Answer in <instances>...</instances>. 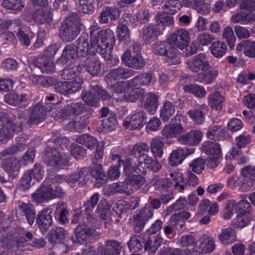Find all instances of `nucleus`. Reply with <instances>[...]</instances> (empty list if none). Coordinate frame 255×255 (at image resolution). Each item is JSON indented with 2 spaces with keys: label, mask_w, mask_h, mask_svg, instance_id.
I'll list each match as a JSON object with an SVG mask.
<instances>
[{
  "label": "nucleus",
  "mask_w": 255,
  "mask_h": 255,
  "mask_svg": "<svg viewBox=\"0 0 255 255\" xmlns=\"http://www.w3.org/2000/svg\"><path fill=\"white\" fill-rule=\"evenodd\" d=\"M90 52L99 53L105 60L112 58V49L116 41L114 32L110 29H101L98 25L90 28Z\"/></svg>",
  "instance_id": "nucleus-1"
},
{
  "label": "nucleus",
  "mask_w": 255,
  "mask_h": 255,
  "mask_svg": "<svg viewBox=\"0 0 255 255\" xmlns=\"http://www.w3.org/2000/svg\"><path fill=\"white\" fill-rule=\"evenodd\" d=\"M70 144V141L66 137H57L54 140V146H48L45 150L44 162L49 166L57 168H63L69 164V158L63 156L60 150L66 148Z\"/></svg>",
  "instance_id": "nucleus-2"
},
{
  "label": "nucleus",
  "mask_w": 255,
  "mask_h": 255,
  "mask_svg": "<svg viewBox=\"0 0 255 255\" xmlns=\"http://www.w3.org/2000/svg\"><path fill=\"white\" fill-rule=\"evenodd\" d=\"M81 20L77 15L73 14L68 17L60 27L59 36L64 41L74 40L80 30Z\"/></svg>",
  "instance_id": "nucleus-3"
},
{
  "label": "nucleus",
  "mask_w": 255,
  "mask_h": 255,
  "mask_svg": "<svg viewBox=\"0 0 255 255\" xmlns=\"http://www.w3.org/2000/svg\"><path fill=\"white\" fill-rule=\"evenodd\" d=\"M0 142L11 139L15 132L21 130V126L16 128L12 118L6 113L0 112Z\"/></svg>",
  "instance_id": "nucleus-4"
},
{
  "label": "nucleus",
  "mask_w": 255,
  "mask_h": 255,
  "mask_svg": "<svg viewBox=\"0 0 255 255\" xmlns=\"http://www.w3.org/2000/svg\"><path fill=\"white\" fill-rule=\"evenodd\" d=\"M75 235V242L80 244L93 242L99 238L98 232L85 224H80L76 227Z\"/></svg>",
  "instance_id": "nucleus-5"
},
{
  "label": "nucleus",
  "mask_w": 255,
  "mask_h": 255,
  "mask_svg": "<svg viewBox=\"0 0 255 255\" xmlns=\"http://www.w3.org/2000/svg\"><path fill=\"white\" fill-rule=\"evenodd\" d=\"M251 209L252 206L247 200H242L238 204L233 200L230 201L224 209V219L231 218L234 211L239 215H246Z\"/></svg>",
  "instance_id": "nucleus-6"
},
{
  "label": "nucleus",
  "mask_w": 255,
  "mask_h": 255,
  "mask_svg": "<svg viewBox=\"0 0 255 255\" xmlns=\"http://www.w3.org/2000/svg\"><path fill=\"white\" fill-rule=\"evenodd\" d=\"M122 63L128 67L135 70H141L145 65V63L140 53H131L127 50L121 57Z\"/></svg>",
  "instance_id": "nucleus-7"
},
{
  "label": "nucleus",
  "mask_w": 255,
  "mask_h": 255,
  "mask_svg": "<svg viewBox=\"0 0 255 255\" xmlns=\"http://www.w3.org/2000/svg\"><path fill=\"white\" fill-rule=\"evenodd\" d=\"M83 79L76 78L70 81L59 82L58 81L55 90L64 95H67L79 91L82 88Z\"/></svg>",
  "instance_id": "nucleus-8"
},
{
  "label": "nucleus",
  "mask_w": 255,
  "mask_h": 255,
  "mask_svg": "<svg viewBox=\"0 0 255 255\" xmlns=\"http://www.w3.org/2000/svg\"><path fill=\"white\" fill-rule=\"evenodd\" d=\"M189 69L193 72L206 71L210 67L206 56L204 53H200L194 56L191 59L187 62Z\"/></svg>",
  "instance_id": "nucleus-9"
},
{
  "label": "nucleus",
  "mask_w": 255,
  "mask_h": 255,
  "mask_svg": "<svg viewBox=\"0 0 255 255\" xmlns=\"http://www.w3.org/2000/svg\"><path fill=\"white\" fill-rule=\"evenodd\" d=\"M151 207L145 206L134 217L133 231L135 233L140 232L144 227L146 223L153 216Z\"/></svg>",
  "instance_id": "nucleus-10"
},
{
  "label": "nucleus",
  "mask_w": 255,
  "mask_h": 255,
  "mask_svg": "<svg viewBox=\"0 0 255 255\" xmlns=\"http://www.w3.org/2000/svg\"><path fill=\"white\" fill-rule=\"evenodd\" d=\"M168 40L171 44H174L180 49L182 50L189 43V33L184 29L179 28L170 35Z\"/></svg>",
  "instance_id": "nucleus-11"
},
{
  "label": "nucleus",
  "mask_w": 255,
  "mask_h": 255,
  "mask_svg": "<svg viewBox=\"0 0 255 255\" xmlns=\"http://www.w3.org/2000/svg\"><path fill=\"white\" fill-rule=\"evenodd\" d=\"M36 223L41 231L46 232L53 224L52 210L44 208L40 211L37 216Z\"/></svg>",
  "instance_id": "nucleus-12"
},
{
  "label": "nucleus",
  "mask_w": 255,
  "mask_h": 255,
  "mask_svg": "<svg viewBox=\"0 0 255 255\" xmlns=\"http://www.w3.org/2000/svg\"><path fill=\"white\" fill-rule=\"evenodd\" d=\"M122 165L125 176L133 173L144 172V168L142 167V161L132 157H127L122 161Z\"/></svg>",
  "instance_id": "nucleus-13"
},
{
  "label": "nucleus",
  "mask_w": 255,
  "mask_h": 255,
  "mask_svg": "<svg viewBox=\"0 0 255 255\" xmlns=\"http://www.w3.org/2000/svg\"><path fill=\"white\" fill-rule=\"evenodd\" d=\"M135 74V71L130 69L119 67L111 70L106 76L105 80L108 85L111 81L120 79H127L130 78Z\"/></svg>",
  "instance_id": "nucleus-14"
},
{
  "label": "nucleus",
  "mask_w": 255,
  "mask_h": 255,
  "mask_svg": "<svg viewBox=\"0 0 255 255\" xmlns=\"http://www.w3.org/2000/svg\"><path fill=\"white\" fill-rule=\"evenodd\" d=\"M31 68H37L43 74H52L55 70V67L51 59L47 57H40L32 61Z\"/></svg>",
  "instance_id": "nucleus-15"
},
{
  "label": "nucleus",
  "mask_w": 255,
  "mask_h": 255,
  "mask_svg": "<svg viewBox=\"0 0 255 255\" xmlns=\"http://www.w3.org/2000/svg\"><path fill=\"white\" fill-rule=\"evenodd\" d=\"M92 117L91 113H87L78 118L69 122L67 128L72 131L82 132L90 123V119Z\"/></svg>",
  "instance_id": "nucleus-16"
},
{
  "label": "nucleus",
  "mask_w": 255,
  "mask_h": 255,
  "mask_svg": "<svg viewBox=\"0 0 255 255\" xmlns=\"http://www.w3.org/2000/svg\"><path fill=\"white\" fill-rule=\"evenodd\" d=\"M156 78L152 72L142 73L134 77L129 82V85L133 87H139L142 86H148L153 84Z\"/></svg>",
  "instance_id": "nucleus-17"
},
{
  "label": "nucleus",
  "mask_w": 255,
  "mask_h": 255,
  "mask_svg": "<svg viewBox=\"0 0 255 255\" xmlns=\"http://www.w3.org/2000/svg\"><path fill=\"white\" fill-rule=\"evenodd\" d=\"M47 182H49V180L44 181L41 186L32 194L33 201L37 204L48 201L52 199V194H50V189H49L50 184H47Z\"/></svg>",
  "instance_id": "nucleus-18"
},
{
  "label": "nucleus",
  "mask_w": 255,
  "mask_h": 255,
  "mask_svg": "<svg viewBox=\"0 0 255 255\" xmlns=\"http://www.w3.org/2000/svg\"><path fill=\"white\" fill-rule=\"evenodd\" d=\"M193 148H179L172 151L169 157V162L172 166L181 164L185 157L194 152Z\"/></svg>",
  "instance_id": "nucleus-19"
},
{
  "label": "nucleus",
  "mask_w": 255,
  "mask_h": 255,
  "mask_svg": "<svg viewBox=\"0 0 255 255\" xmlns=\"http://www.w3.org/2000/svg\"><path fill=\"white\" fill-rule=\"evenodd\" d=\"M202 134L199 130H191L180 136L178 139L179 142L189 146H196L201 141Z\"/></svg>",
  "instance_id": "nucleus-20"
},
{
  "label": "nucleus",
  "mask_w": 255,
  "mask_h": 255,
  "mask_svg": "<svg viewBox=\"0 0 255 255\" xmlns=\"http://www.w3.org/2000/svg\"><path fill=\"white\" fill-rule=\"evenodd\" d=\"M89 36L86 33H82L78 39L76 46L77 57H86L90 52V44L88 41Z\"/></svg>",
  "instance_id": "nucleus-21"
},
{
  "label": "nucleus",
  "mask_w": 255,
  "mask_h": 255,
  "mask_svg": "<svg viewBox=\"0 0 255 255\" xmlns=\"http://www.w3.org/2000/svg\"><path fill=\"white\" fill-rule=\"evenodd\" d=\"M47 110L40 103L37 104L32 109L29 119L31 124L37 125L45 120Z\"/></svg>",
  "instance_id": "nucleus-22"
},
{
  "label": "nucleus",
  "mask_w": 255,
  "mask_h": 255,
  "mask_svg": "<svg viewBox=\"0 0 255 255\" xmlns=\"http://www.w3.org/2000/svg\"><path fill=\"white\" fill-rule=\"evenodd\" d=\"M214 241L209 239L207 235H203L197 243L195 251L202 254L212 253L215 249Z\"/></svg>",
  "instance_id": "nucleus-23"
},
{
  "label": "nucleus",
  "mask_w": 255,
  "mask_h": 255,
  "mask_svg": "<svg viewBox=\"0 0 255 255\" xmlns=\"http://www.w3.org/2000/svg\"><path fill=\"white\" fill-rule=\"evenodd\" d=\"M85 109V105L81 102L72 103L64 107L63 114L68 119L82 114Z\"/></svg>",
  "instance_id": "nucleus-24"
},
{
  "label": "nucleus",
  "mask_w": 255,
  "mask_h": 255,
  "mask_svg": "<svg viewBox=\"0 0 255 255\" xmlns=\"http://www.w3.org/2000/svg\"><path fill=\"white\" fill-rule=\"evenodd\" d=\"M119 16L120 10L118 8L107 6L100 13L99 22L102 24H106L109 22V19L111 21L115 20Z\"/></svg>",
  "instance_id": "nucleus-25"
},
{
  "label": "nucleus",
  "mask_w": 255,
  "mask_h": 255,
  "mask_svg": "<svg viewBox=\"0 0 255 255\" xmlns=\"http://www.w3.org/2000/svg\"><path fill=\"white\" fill-rule=\"evenodd\" d=\"M90 175L96 179L97 181L100 180V182L97 181L95 183L97 187H100L102 184L106 183L107 178L105 174L102 165L98 163H93L90 167Z\"/></svg>",
  "instance_id": "nucleus-26"
},
{
  "label": "nucleus",
  "mask_w": 255,
  "mask_h": 255,
  "mask_svg": "<svg viewBox=\"0 0 255 255\" xmlns=\"http://www.w3.org/2000/svg\"><path fill=\"white\" fill-rule=\"evenodd\" d=\"M236 49L243 52L244 55L249 58H255V41L250 40H243L239 43Z\"/></svg>",
  "instance_id": "nucleus-27"
},
{
  "label": "nucleus",
  "mask_w": 255,
  "mask_h": 255,
  "mask_svg": "<svg viewBox=\"0 0 255 255\" xmlns=\"http://www.w3.org/2000/svg\"><path fill=\"white\" fill-rule=\"evenodd\" d=\"M207 106L205 105H203L197 109L188 111L187 115L195 124L201 125L205 121V111H207Z\"/></svg>",
  "instance_id": "nucleus-28"
},
{
  "label": "nucleus",
  "mask_w": 255,
  "mask_h": 255,
  "mask_svg": "<svg viewBox=\"0 0 255 255\" xmlns=\"http://www.w3.org/2000/svg\"><path fill=\"white\" fill-rule=\"evenodd\" d=\"M28 96L26 94L19 95L17 93L11 92L4 97V101L9 105L17 106L27 102Z\"/></svg>",
  "instance_id": "nucleus-29"
},
{
  "label": "nucleus",
  "mask_w": 255,
  "mask_h": 255,
  "mask_svg": "<svg viewBox=\"0 0 255 255\" xmlns=\"http://www.w3.org/2000/svg\"><path fill=\"white\" fill-rule=\"evenodd\" d=\"M87 71L92 76H98L101 72V63L96 57L89 56L85 61Z\"/></svg>",
  "instance_id": "nucleus-30"
},
{
  "label": "nucleus",
  "mask_w": 255,
  "mask_h": 255,
  "mask_svg": "<svg viewBox=\"0 0 255 255\" xmlns=\"http://www.w3.org/2000/svg\"><path fill=\"white\" fill-rule=\"evenodd\" d=\"M1 166L6 173L10 174L18 171L21 164L19 160L11 156L4 158L1 162Z\"/></svg>",
  "instance_id": "nucleus-31"
},
{
  "label": "nucleus",
  "mask_w": 255,
  "mask_h": 255,
  "mask_svg": "<svg viewBox=\"0 0 255 255\" xmlns=\"http://www.w3.org/2000/svg\"><path fill=\"white\" fill-rule=\"evenodd\" d=\"M18 208L20 212L25 216L28 224L32 226L34 224L36 217L33 205L29 203L22 202Z\"/></svg>",
  "instance_id": "nucleus-32"
},
{
  "label": "nucleus",
  "mask_w": 255,
  "mask_h": 255,
  "mask_svg": "<svg viewBox=\"0 0 255 255\" xmlns=\"http://www.w3.org/2000/svg\"><path fill=\"white\" fill-rule=\"evenodd\" d=\"M202 151L206 154L219 158L222 154L220 144L211 141L205 142L202 145Z\"/></svg>",
  "instance_id": "nucleus-33"
},
{
  "label": "nucleus",
  "mask_w": 255,
  "mask_h": 255,
  "mask_svg": "<svg viewBox=\"0 0 255 255\" xmlns=\"http://www.w3.org/2000/svg\"><path fill=\"white\" fill-rule=\"evenodd\" d=\"M146 120V113L141 111L134 114L131 117L129 122L127 124L131 126V129L134 130L142 128L145 123Z\"/></svg>",
  "instance_id": "nucleus-34"
},
{
  "label": "nucleus",
  "mask_w": 255,
  "mask_h": 255,
  "mask_svg": "<svg viewBox=\"0 0 255 255\" xmlns=\"http://www.w3.org/2000/svg\"><path fill=\"white\" fill-rule=\"evenodd\" d=\"M143 172L133 173L126 176V180L133 189H139L146 182V179L141 173Z\"/></svg>",
  "instance_id": "nucleus-35"
},
{
  "label": "nucleus",
  "mask_w": 255,
  "mask_h": 255,
  "mask_svg": "<svg viewBox=\"0 0 255 255\" xmlns=\"http://www.w3.org/2000/svg\"><path fill=\"white\" fill-rule=\"evenodd\" d=\"M77 57L76 46L73 44H68L64 48L62 55L57 60L60 64H66L69 59H73Z\"/></svg>",
  "instance_id": "nucleus-36"
},
{
  "label": "nucleus",
  "mask_w": 255,
  "mask_h": 255,
  "mask_svg": "<svg viewBox=\"0 0 255 255\" xmlns=\"http://www.w3.org/2000/svg\"><path fill=\"white\" fill-rule=\"evenodd\" d=\"M242 175L249 178L247 184L248 186L247 190L255 189V166L247 165L242 169Z\"/></svg>",
  "instance_id": "nucleus-37"
},
{
  "label": "nucleus",
  "mask_w": 255,
  "mask_h": 255,
  "mask_svg": "<svg viewBox=\"0 0 255 255\" xmlns=\"http://www.w3.org/2000/svg\"><path fill=\"white\" fill-rule=\"evenodd\" d=\"M164 146L163 138L160 136H157L152 138L150 141L149 149L155 156L161 157L163 153Z\"/></svg>",
  "instance_id": "nucleus-38"
},
{
  "label": "nucleus",
  "mask_w": 255,
  "mask_h": 255,
  "mask_svg": "<svg viewBox=\"0 0 255 255\" xmlns=\"http://www.w3.org/2000/svg\"><path fill=\"white\" fill-rule=\"evenodd\" d=\"M158 106V97L149 93L145 95L143 100V107L151 114H153Z\"/></svg>",
  "instance_id": "nucleus-39"
},
{
  "label": "nucleus",
  "mask_w": 255,
  "mask_h": 255,
  "mask_svg": "<svg viewBox=\"0 0 255 255\" xmlns=\"http://www.w3.org/2000/svg\"><path fill=\"white\" fill-rule=\"evenodd\" d=\"M162 242V239L159 236H151L148 237L144 244V250L149 253L154 254Z\"/></svg>",
  "instance_id": "nucleus-40"
},
{
  "label": "nucleus",
  "mask_w": 255,
  "mask_h": 255,
  "mask_svg": "<svg viewBox=\"0 0 255 255\" xmlns=\"http://www.w3.org/2000/svg\"><path fill=\"white\" fill-rule=\"evenodd\" d=\"M208 104L213 110L221 111L223 106V96L219 92H216L210 95L208 98Z\"/></svg>",
  "instance_id": "nucleus-41"
},
{
  "label": "nucleus",
  "mask_w": 255,
  "mask_h": 255,
  "mask_svg": "<svg viewBox=\"0 0 255 255\" xmlns=\"http://www.w3.org/2000/svg\"><path fill=\"white\" fill-rule=\"evenodd\" d=\"M66 232L64 228L57 227L49 232L48 241L53 245L61 243L66 238Z\"/></svg>",
  "instance_id": "nucleus-42"
},
{
  "label": "nucleus",
  "mask_w": 255,
  "mask_h": 255,
  "mask_svg": "<svg viewBox=\"0 0 255 255\" xmlns=\"http://www.w3.org/2000/svg\"><path fill=\"white\" fill-rule=\"evenodd\" d=\"M32 17L36 22L41 24L49 23L52 21V16L50 11L42 8L36 9V11L33 12Z\"/></svg>",
  "instance_id": "nucleus-43"
},
{
  "label": "nucleus",
  "mask_w": 255,
  "mask_h": 255,
  "mask_svg": "<svg viewBox=\"0 0 255 255\" xmlns=\"http://www.w3.org/2000/svg\"><path fill=\"white\" fill-rule=\"evenodd\" d=\"M161 33V29L154 25H148L142 29V38L149 42L152 38H156Z\"/></svg>",
  "instance_id": "nucleus-44"
},
{
  "label": "nucleus",
  "mask_w": 255,
  "mask_h": 255,
  "mask_svg": "<svg viewBox=\"0 0 255 255\" xmlns=\"http://www.w3.org/2000/svg\"><path fill=\"white\" fill-rule=\"evenodd\" d=\"M103 248L111 255H119L123 249V246L120 242L116 240H109L105 242Z\"/></svg>",
  "instance_id": "nucleus-45"
},
{
  "label": "nucleus",
  "mask_w": 255,
  "mask_h": 255,
  "mask_svg": "<svg viewBox=\"0 0 255 255\" xmlns=\"http://www.w3.org/2000/svg\"><path fill=\"white\" fill-rule=\"evenodd\" d=\"M26 140L24 137H20L15 145L9 147L1 151L2 155L13 154L17 152L22 151L27 147Z\"/></svg>",
  "instance_id": "nucleus-46"
},
{
  "label": "nucleus",
  "mask_w": 255,
  "mask_h": 255,
  "mask_svg": "<svg viewBox=\"0 0 255 255\" xmlns=\"http://www.w3.org/2000/svg\"><path fill=\"white\" fill-rule=\"evenodd\" d=\"M68 212L65 208L63 202H59L56 204L55 216L60 224H65L68 222L67 215Z\"/></svg>",
  "instance_id": "nucleus-47"
},
{
  "label": "nucleus",
  "mask_w": 255,
  "mask_h": 255,
  "mask_svg": "<svg viewBox=\"0 0 255 255\" xmlns=\"http://www.w3.org/2000/svg\"><path fill=\"white\" fill-rule=\"evenodd\" d=\"M149 151V146L145 142H140L135 144L130 150L129 155L132 157H136L138 153L139 156L136 159L140 160L141 157L144 156V153Z\"/></svg>",
  "instance_id": "nucleus-48"
},
{
  "label": "nucleus",
  "mask_w": 255,
  "mask_h": 255,
  "mask_svg": "<svg viewBox=\"0 0 255 255\" xmlns=\"http://www.w3.org/2000/svg\"><path fill=\"white\" fill-rule=\"evenodd\" d=\"M81 70L82 67L78 64L65 68L61 71L60 75L65 80L75 79L76 78H79L78 75Z\"/></svg>",
  "instance_id": "nucleus-49"
},
{
  "label": "nucleus",
  "mask_w": 255,
  "mask_h": 255,
  "mask_svg": "<svg viewBox=\"0 0 255 255\" xmlns=\"http://www.w3.org/2000/svg\"><path fill=\"white\" fill-rule=\"evenodd\" d=\"M183 89L185 92L192 94L198 98H204L206 95L204 88L197 84H190L184 85Z\"/></svg>",
  "instance_id": "nucleus-50"
},
{
  "label": "nucleus",
  "mask_w": 255,
  "mask_h": 255,
  "mask_svg": "<svg viewBox=\"0 0 255 255\" xmlns=\"http://www.w3.org/2000/svg\"><path fill=\"white\" fill-rule=\"evenodd\" d=\"M76 141L89 149H94L98 144L97 139L88 134H83L79 136L76 138Z\"/></svg>",
  "instance_id": "nucleus-51"
},
{
  "label": "nucleus",
  "mask_w": 255,
  "mask_h": 255,
  "mask_svg": "<svg viewBox=\"0 0 255 255\" xmlns=\"http://www.w3.org/2000/svg\"><path fill=\"white\" fill-rule=\"evenodd\" d=\"M175 112V106L169 101L164 102L162 108L160 110V118L167 122L174 116Z\"/></svg>",
  "instance_id": "nucleus-52"
},
{
  "label": "nucleus",
  "mask_w": 255,
  "mask_h": 255,
  "mask_svg": "<svg viewBox=\"0 0 255 255\" xmlns=\"http://www.w3.org/2000/svg\"><path fill=\"white\" fill-rule=\"evenodd\" d=\"M2 5L6 9L18 13L23 9L25 4L22 0H3Z\"/></svg>",
  "instance_id": "nucleus-53"
},
{
  "label": "nucleus",
  "mask_w": 255,
  "mask_h": 255,
  "mask_svg": "<svg viewBox=\"0 0 255 255\" xmlns=\"http://www.w3.org/2000/svg\"><path fill=\"white\" fill-rule=\"evenodd\" d=\"M165 60L168 65H176L180 63L179 54L176 48L171 45L166 54Z\"/></svg>",
  "instance_id": "nucleus-54"
},
{
  "label": "nucleus",
  "mask_w": 255,
  "mask_h": 255,
  "mask_svg": "<svg viewBox=\"0 0 255 255\" xmlns=\"http://www.w3.org/2000/svg\"><path fill=\"white\" fill-rule=\"evenodd\" d=\"M181 7L179 0H169L163 5L162 9L166 14L171 15L176 13Z\"/></svg>",
  "instance_id": "nucleus-55"
},
{
  "label": "nucleus",
  "mask_w": 255,
  "mask_h": 255,
  "mask_svg": "<svg viewBox=\"0 0 255 255\" xmlns=\"http://www.w3.org/2000/svg\"><path fill=\"white\" fill-rule=\"evenodd\" d=\"M155 20L158 27H161V31L164 29L166 25H171L174 23L173 17L166 13H158L155 16Z\"/></svg>",
  "instance_id": "nucleus-56"
},
{
  "label": "nucleus",
  "mask_w": 255,
  "mask_h": 255,
  "mask_svg": "<svg viewBox=\"0 0 255 255\" xmlns=\"http://www.w3.org/2000/svg\"><path fill=\"white\" fill-rule=\"evenodd\" d=\"M206 135L210 139L220 141L223 137V128L221 126H213L209 128Z\"/></svg>",
  "instance_id": "nucleus-57"
},
{
  "label": "nucleus",
  "mask_w": 255,
  "mask_h": 255,
  "mask_svg": "<svg viewBox=\"0 0 255 255\" xmlns=\"http://www.w3.org/2000/svg\"><path fill=\"white\" fill-rule=\"evenodd\" d=\"M171 45L170 42L157 41L152 46V51L156 55L165 56Z\"/></svg>",
  "instance_id": "nucleus-58"
},
{
  "label": "nucleus",
  "mask_w": 255,
  "mask_h": 255,
  "mask_svg": "<svg viewBox=\"0 0 255 255\" xmlns=\"http://www.w3.org/2000/svg\"><path fill=\"white\" fill-rule=\"evenodd\" d=\"M111 188L113 189V192L115 193L131 194L133 191L130 185L126 180V177H125L124 181L114 183L112 185Z\"/></svg>",
  "instance_id": "nucleus-59"
},
{
  "label": "nucleus",
  "mask_w": 255,
  "mask_h": 255,
  "mask_svg": "<svg viewBox=\"0 0 255 255\" xmlns=\"http://www.w3.org/2000/svg\"><path fill=\"white\" fill-rule=\"evenodd\" d=\"M110 205L105 199L102 200L98 204L96 212L103 219H106L110 213Z\"/></svg>",
  "instance_id": "nucleus-60"
},
{
  "label": "nucleus",
  "mask_w": 255,
  "mask_h": 255,
  "mask_svg": "<svg viewBox=\"0 0 255 255\" xmlns=\"http://www.w3.org/2000/svg\"><path fill=\"white\" fill-rule=\"evenodd\" d=\"M142 243H143V239L141 236L134 235L130 238L128 243V246L130 251L136 252L142 249Z\"/></svg>",
  "instance_id": "nucleus-61"
},
{
  "label": "nucleus",
  "mask_w": 255,
  "mask_h": 255,
  "mask_svg": "<svg viewBox=\"0 0 255 255\" xmlns=\"http://www.w3.org/2000/svg\"><path fill=\"white\" fill-rule=\"evenodd\" d=\"M252 13L240 12L233 15L232 21L234 23H240L242 24H248L252 22Z\"/></svg>",
  "instance_id": "nucleus-62"
},
{
  "label": "nucleus",
  "mask_w": 255,
  "mask_h": 255,
  "mask_svg": "<svg viewBox=\"0 0 255 255\" xmlns=\"http://www.w3.org/2000/svg\"><path fill=\"white\" fill-rule=\"evenodd\" d=\"M100 195L98 193L93 194L82 207L85 213L89 214L94 209L99 200Z\"/></svg>",
  "instance_id": "nucleus-63"
},
{
  "label": "nucleus",
  "mask_w": 255,
  "mask_h": 255,
  "mask_svg": "<svg viewBox=\"0 0 255 255\" xmlns=\"http://www.w3.org/2000/svg\"><path fill=\"white\" fill-rule=\"evenodd\" d=\"M103 129L106 132H110L115 129L118 124L116 116L110 114L108 118L102 121Z\"/></svg>",
  "instance_id": "nucleus-64"
}]
</instances>
